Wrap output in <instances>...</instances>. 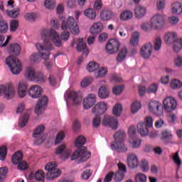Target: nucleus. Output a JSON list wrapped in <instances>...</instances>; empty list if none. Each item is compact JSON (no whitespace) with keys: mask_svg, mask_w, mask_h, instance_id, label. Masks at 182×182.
Returning a JSON list of instances; mask_svg holds the SVG:
<instances>
[{"mask_svg":"<svg viewBox=\"0 0 182 182\" xmlns=\"http://www.w3.org/2000/svg\"><path fill=\"white\" fill-rule=\"evenodd\" d=\"M9 29L8 23L5 21H0V33H6Z\"/></svg>","mask_w":182,"mask_h":182,"instance_id":"5fc2aeb1","label":"nucleus"},{"mask_svg":"<svg viewBox=\"0 0 182 182\" xmlns=\"http://www.w3.org/2000/svg\"><path fill=\"white\" fill-rule=\"evenodd\" d=\"M56 163L55 162H50L48 163L46 167H45V170H46V171H56Z\"/></svg>","mask_w":182,"mask_h":182,"instance_id":"bf43d9fd","label":"nucleus"},{"mask_svg":"<svg viewBox=\"0 0 182 182\" xmlns=\"http://www.w3.org/2000/svg\"><path fill=\"white\" fill-rule=\"evenodd\" d=\"M65 97L70 100L73 105H78L82 102V97L79 96V93L75 91H70L65 94Z\"/></svg>","mask_w":182,"mask_h":182,"instance_id":"a211bd4d","label":"nucleus"},{"mask_svg":"<svg viewBox=\"0 0 182 182\" xmlns=\"http://www.w3.org/2000/svg\"><path fill=\"white\" fill-rule=\"evenodd\" d=\"M153 52V44L148 43L143 46L141 48V55L144 59H149L151 56Z\"/></svg>","mask_w":182,"mask_h":182,"instance_id":"dca6fc26","label":"nucleus"},{"mask_svg":"<svg viewBox=\"0 0 182 182\" xmlns=\"http://www.w3.org/2000/svg\"><path fill=\"white\" fill-rule=\"evenodd\" d=\"M110 95V91L106 86H102L98 91V96L100 99H107Z\"/></svg>","mask_w":182,"mask_h":182,"instance_id":"7c9ffc66","label":"nucleus"},{"mask_svg":"<svg viewBox=\"0 0 182 182\" xmlns=\"http://www.w3.org/2000/svg\"><path fill=\"white\" fill-rule=\"evenodd\" d=\"M63 139H65V132L61 131L57 134L55 144H59V143L62 142V140H63Z\"/></svg>","mask_w":182,"mask_h":182,"instance_id":"69168bd1","label":"nucleus"},{"mask_svg":"<svg viewBox=\"0 0 182 182\" xmlns=\"http://www.w3.org/2000/svg\"><path fill=\"white\" fill-rule=\"evenodd\" d=\"M123 112V105L121 103H117L114 106V117H120L122 116V113Z\"/></svg>","mask_w":182,"mask_h":182,"instance_id":"79ce46f5","label":"nucleus"},{"mask_svg":"<svg viewBox=\"0 0 182 182\" xmlns=\"http://www.w3.org/2000/svg\"><path fill=\"white\" fill-rule=\"evenodd\" d=\"M28 121H29V114H25L19 119L20 127H25V126H26V123H28Z\"/></svg>","mask_w":182,"mask_h":182,"instance_id":"09e8293b","label":"nucleus"},{"mask_svg":"<svg viewBox=\"0 0 182 182\" xmlns=\"http://www.w3.org/2000/svg\"><path fill=\"white\" fill-rule=\"evenodd\" d=\"M140 39V33L138 31L133 33L129 43L132 46H137L139 45V40Z\"/></svg>","mask_w":182,"mask_h":182,"instance_id":"473e14b6","label":"nucleus"},{"mask_svg":"<svg viewBox=\"0 0 182 182\" xmlns=\"http://www.w3.org/2000/svg\"><path fill=\"white\" fill-rule=\"evenodd\" d=\"M161 37H156L154 41V50H160L161 48Z\"/></svg>","mask_w":182,"mask_h":182,"instance_id":"3c124183","label":"nucleus"},{"mask_svg":"<svg viewBox=\"0 0 182 182\" xmlns=\"http://www.w3.org/2000/svg\"><path fill=\"white\" fill-rule=\"evenodd\" d=\"M171 14L173 15H181L182 14V4L181 2H173L171 6Z\"/></svg>","mask_w":182,"mask_h":182,"instance_id":"393cba45","label":"nucleus"},{"mask_svg":"<svg viewBox=\"0 0 182 182\" xmlns=\"http://www.w3.org/2000/svg\"><path fill=\"white\" fill-rule=\"evenodd\" d=\"M139 167L141 171H144V173H147V171H149V170L150 169V166L149 165V161L146 159H142L139 163Z\"/></svg>","mask_w":182,"mask_h":182,"instance_id":"a19ab883","label":"nucleus"},{"mask_svg":"<svg viewBox=\"0 0 182 182\" xmlns=\"http://www.w3.org/2000/svg\"><path fill=\"white\" fill-rule=\"evenodd\" d=\"M153 29L160 31L166 25V15L160 13L155 14L150 19Z\"/></svg>","mask_w":182,"mask_h":182,"instance_id":"423d86ee","label":"nucleus"},{"mask_svg":"<svg viewBox=\"0 0 182 182\" xmlns=\"http://www.w3.org/2000/svg\"><path fill=\"white\" fill-rule=\"evenodd\" d=\"M19 26V23L16 20H13L10 23V31L11 32H15L18 27Z\"/></svg>","mask_w":182,"mask_h":182,"instance_id":"0e129e2a","label":"nucleus"},{"mask_svg":"<svg viewBox=\"0 0 182 182\" xmlns=\"http://www.w3.org/2000/svg\"><path fill=\"white\" fill-rule=\"evenodd\" d=\"M23 159V154L22 151H18L11 157V162L13 164H18V170L28 169V164L26 161H22Z\"/></svg>","mask_w":182,"mask_h":182,"instance_id":"9d476101","label":"nucleus"},{"mask_svg":"<svg viewBox=\"0 0 182 182\" xmlns=\"http://www.w3.org/2000/svg\"><path fill=\"white\" fill-rule=\"evenodd\" d=\"M70 29L73 35H79L80 30L79 29V26L73 16H69L67 18V22L63 21L61 24L62 31H68Z\"/></svg>","mask_w":182,"mask_h":182,"instance_id":"39448f33","label":"nucleus"},{"mask_svg":"<svg viewBox=\"0 0 182 182\" xmlns=\"http://www.w3.org/2000/svg\"><path fill=\"white\" fill-rule=\"evenodd\" d=\"M48 97L43 96L40 100L38 101L36 107H35V113L36 114H42V112L46 109V106H48Z\"/></svg>","mask_w":182,"mask_h":182,"instance_id":"ddd939ff","label":"nucleus"},{"mask_svg":"<svg viewBox=\"0 0 182 182\" xmlns=\"http://www.w3.org/2000/svg\"><path fill=\"white\" fill-rule=\"evenodd\" d=\"M171 89H180V87H182V82L177 79H173L171 82Z\"/></svg>","mask_w":182,"mask_h":182,"instance_id":"864d4df0","label":"nucleus"},{"mask_svg":"<svg viewBox=\"0 0 182 182\" xmlns=\"http://www.w3.org/2000/svg\"><path fill=\"white\" fill-rule=\"evenodd\" d=\"M92 112L95 116L105 114L107 112V104L105 102H97L92 109Z\"/></svg>","mask_w":182,"mask_h":182,"instance_id":"f8f14e48","label":"nucleus"},{"mask_svg":"<svg viewBox=\"0 0 182 182\" xmlns=\"http://www.w3.org/2000/svg\"><path fill=\"white\" fill-rule=\"evenodd\" d=\"M11 38L12 37L11 36H8L5 43H4V41H5V36H4V35L0 34V46H6V45L9 43V41H11Z\"/></svg>","mask_w":182,"mask_h":182,"instance_id":"13d9d810","label":"nucleus"},{"mask_svg":"<svg viewBox=\"0 0 182 182\" xmlns=\"http://www.w3.org/2000/svg\"><path fill=\"white\" fill-rule=\"evenodd\" d=\"M60 174H62V171H60V170L50 171L46 173V178L50 181L52 180H55L57 177H59Z\"/></svg>","mask_w":182,"mask_h":182,"instance_id":"2f4dec72","label":"nucleus"},{"mask_svg":"<svg viewBox=\"0 0 182 182\" xmlns=\"http://www.w3.org/2000/svg\"><path fill=\"white\" fill-rule=\"evenodd\" d=\"M28 95L33 99H38L42 95V88L39 85H32L28 90Z\"/></svg>","mask_w":182,"mask_h":182,"instance_id":"aec40b11","label":"nucleus"},{"mask_svg":"<svg viewBox=\"0 0 182 182\" xmlns=\"http://www.w3.org/2000/svg\"><path fill=\"white\" fill-rule=\"evenodd\" d=\"M141 28L144 31V32H149V31L153 29V23H151V21L150 20L149 22H144L141 25Z\"/></svg>","mask_w":182,"mask_h":182,"instance_id":"37998d69","label":"nucleus"},{"mask_svg":"<svg viewBox=\"0 0 182 182\" xmlns=\"http://www.w3.org/2000/svg\"><path fill=\"white\" fill-rule=\"evenodd\" d=\"M26 79L32 82H45V76L42 73H35L32 67L27 68L25 74Z\"/></svg>","mask_w":182,"mask_h":182,"instance_id":"1a4fd4ad","label":"nucleus"},{"mask_svg":"<svg viewBox=\"0 0 182 182\" xmlns=\"http://www.w3.org/2000/svg\"><path fill=\"white\" fill-rule=\"evenodd\" d=\"M112 18V11L109 10H102L100 13L102 21H109Z\"/></svg>","mask_w":182,"mask_h":182,"instance_id":"ea45409f","label":"nucleus"},{"mask_svg":"<svg viewBox=\"0 0 182 182\" xmlns=\"http://www.w3.org/2000/svg\"><path fill=\"white\" fill-rule=\"evenodd\" d=\"M102 125L114 129V117L105 114L102 119Z\"/></svg>","mask_w":182,"mask_h":182,"instance_id":"5701e85b","label":"nucleus"},{"mask_svg":"<svg viewBox=\"0 0 182 182\" xmlns=\"http://www.w3.org/2000/svg\"><path fill=\"white\" fill-rule=\"evenodd\" d=\"M8 153V148L6 146L0 147V160L4 161L6 159V154Z\"/></svg>","mask_w":182,"mask_h":182,"instance_id":"8fccbe9b","label":"nucleus"},{"mask_svg":"<svg viewBox=\"0 0 182 182\" xmlns=\"http://www.w3.org/2000/svg\"><path fill=\"white\" fill-rule=\"evenodd\" d=\"M44 5L47 9H53L56 4L53 0H46L44 2Z\"/></svg>","mask_w":182,"mask_h":182,"instance_id":"338daca9","label":"nucleus"},{"mask_svg":"<svg viewBox=\"0 0 182 182\" xmlns=\"http://www.w3.org/2000/svg\"><path fill=\"white\" fill-rule=\"evenodd\" d=\"M127 164L129 168H136L139 166V158L135 153H129L128 154Z\"/></svg>","mask_w":182,"mask_h":182,"instance_id":"2eb2a0df","label":"nucleus"},{"mask_svg":"<svg viewBox=\"0 0 182 182\" xmlns=\"http://www.w3.org/2000/svg\"><path fill=\"white\" fill-rule=\"evenodd\" d=\"M124 92V85H117L114 87V95L119 96Z\"/></svg>","mask_w":182,"mask_h":182,"instance_id":"774afa93","label":"nucleus"},{"mask_svg":"<svg viewBox=\"0 0 182 182\" xmlns=\"http://www.w3.org/2000/svg\"><path fill=\"white\" fill-rule=\"evenodd\" d=\"M107 75V68L102 67L95 73L96 77H105Z\"/></svg>","mask_w":182,"mask_h":182,"instance_id":"a18cd8bd","label":"nucleus"},{"mask_svg":"<svg viewBox=\"0 0 182 182\" xmlns=\"http://www.w3.org/2000/svg\"><path fill=\"white\" fill-rule=\"evenodd\" d=\"M102 31H103V24L100 22L94 23L90 28V33L92 35H97V33H100Z\"/></svg>","mask_w":182,"mask_h":182,"instance_id":"bb28decb","label":"nucleus"},{"mask_svg":"<svg viewBox=\"0 0 182 182\" xmlns=\"http://www.w3.org/2000/svg\"><path fill=\"white\" fill-rule=\"evenodd\" d=\"M96 95L88 94L87 97L84 98L83 100V107L85 109H90L95 103H96Z\"/></svg>","mask_w":182,"mask_h":182,"instance_id":"f3484780","label":"nucleus"},{"mask_svg":"<svg viewBox=\"0 0 182 182\" xmlns=\"http://www.w3.org/2000/svg\"><path fill=\"white\" fill-rule=\"evenodd\" d=\"M99 69V64L95 62H90L87 65V70L90 73L95 72V70H97Z\"/></svg>","mask_w":182,"mask_h":182,"instance_id":"c03bdc74","label":"nucleus"},{"mask_svg":"<svg viewBox=\"0 0 182 182\" xmlns=\"http://www.w3.org/2000/svg\"><path fill=\"white\" fill-rule=\"evenodd\" d=\"M136 182H147V176L144 173H139L135 176Z\"/></svg>","mask_w":182,"mask_h":182,"instance_id":"603ef678","label":"nucleus"},{"mask_svg":"<svg viewBox=\"0 0 182 182\" xmlns=\"http://www.w3.org/2000/svg\"><path fill=\"white\" fill-rule=\"evenodd\" d=\"M84 15L88 18V19H92V21L96 19L97 14L92 9H87L84 11Z\"/></svg>","mask_w":182,"mask_h":182,"instance_id":"58836bf2","label":"nucleus"},{"mask_svg":"<svg viewBox=\"0 0 182 182\" xmlns=\"http://www.w3.org/2000/svg\"><path fill=\"white\" fill-rule=\"evenodd\" d=\"M117 167H118V171L115 173L114 181H116V182L123 181V180L125 177L124 173L127 171L126 165H124L122 163H119L117 164Z\"/></svg>","mask_w":182,"mask_h":182,"instance_id":"4468645a","label":"nucleus"},{"mask_svg":"<svg viewBox=\"0 0 182 182\" xmlns=\"http://www.w3.org/2000/svg\"><path fill=\"white\" fill-rule=\"evenodd\" d=\"M136 134H137L136 127L134 125H131L128 129L129 139H133L134 137H137Z\"/></svg>","mask_w":182,"mask_h":182,"instance_id":"de8ad7c7","label":"nucleus"},{"mask_svg":"<svg viewBox=\"0 0 182 182\" xmlns=\"http://www.w3.org/2000/svg\"><path fill=\"white\" fill-rule=\"evenodd\" d=\"M41 35L43 41V45L41 43H37L36 48L38 50L41 58L46 60V59H49L50 50H53V45H52L50 40L57 48H60L63 43L62 39H60L59 33L52 28L43 29Z\"/></svg>","mask_w":182,"mask_h":182,"instance_id":"f257e3e1","label":"nucleus"},{"mask_svg":"<svg viewBox=\"0 0 182 182\" xmlns=\"http://www.w3.org/2000/svg\"><path fill=\"white\" fill-rule=\"evenodd\" d=\"M0 96H4L8 100L13 99L15 96V87L12 83L0 85Z\"/></svg>","mask_w":182,"mask_h":182,"instance_id":"6e6552de","label":"nucleus"},{"mask_svg":"<svg viewBox=\"0 0 182 182\" xmlns=\"http://www.w3.org/2000/svg\"><path fill=\"white\" fill-rule=\"evenodd\" d=\"M34 177L37 181H42V180L45 178V173H43V171L39 170L36 172Z\"/></svg>","mask_w":182,"mask_h":182,"instance_id":"052dcab7","label":"nucleus"},{"mask_svg":"<svg viewBox=\"0 0 182 182\" xmlns=\"http://www.w3.org/2000/svg\"><path fill=\"white\" fill-rule=\"evenodd\" d=\"M43 132H45V126L39 125L33 132V137L37 139L38 136H41Z\"/></svg>","mask_w":182,"mask_h":182,"instance_id":"49530a36","label":"nucleus"},{"mask_svg":"<svg viewBox=\"0 0 182 182\" xmlns=\"http://www.w3.org/2000/svg\"><path fill=\"white\" fill-rule=\"evenodd\" d=\"M135 16L138 19H141L147 13V9L146 7L141 6H137L135 8Z\"/></svg>","mask_w":182,"mask_h":182,"instance_id":"c85d7f7f","label":"nucleus"},{"mask_svg":"<svg viewBox=\"0 0 182 182\" xmlns=\"http://www.w3.org/2000/svg\"><path fill=\"white\" fill-rule=\"evenodd\" d=\"M141 123H144L146 126H147L149 129L150 127H153V117L151 116H147L144 118L143 122H141Z\"/></svg>","mask_w":182,"mask_h":182,"instance_id":"6e6d98bb","label":"nucleus"},{"mask_svg":"<svg viewBox=\"0 0 182 182\" xmlns=\"http://www.w3.org/2000/svg\"><path fill=\"white\" fill-rule=\"evenodd\" d=\"M173 43V50L176 53H178L182 49V38H177Z\"/></svg>","mask_w":182,"mask_h":182,"instance_id":"4c0bfd02","label":"nucleus"},{"mask_svg":"<svg viewBox=\"0 0 182 182\" xmlns=\"http://www.w3.org/2000/svg\"><path fill=\"white\" fill-rule=\"evenodd\" d=\"M86 143V138L83 136H80L77 137L75 142V147H79L80 149L76 150L71 156V160H78V163H83L89 159L92 154L90 151H87V149L83 145Z\"/></svg>","mask_w":182,"mask_h":182,"instance_id":"f03ea898","label":"nucleus"},{"mask_svg":"<svg viewBox=\"0 0 182 182\" xmlns=\"http://www.w3.org/2000/svg\"><path fill=\"white\" fill-rule=\"evenodd\" d=\"M77 50H78V52H82L84 55H87L89 53V50H87V47L86 46V43L83 41V38L78 39Z\"/></svg>","mask_w":182,"mask_h":182,"instance_id":"cd10ccee","label":"nucleus"},{"mask_svg":"<svg viewBox=\"0 0 182 182\" xmlns=\"http://www.w3.org/2000/svg\"><path fill=\"white\" fill-rule=\"evenodd\" d=\"M126 56H127V48L125 46H123L119 50L117 57V61L119 63H122V62L126 59Z\"/></svg>","mask_w":182,"mask_h":182,"instance_id":"c756f323","label":"nucleus"},{"mask_svg":"<svg viewBox=\"0 0 182 182\" xmlns=\"http://www.w3.org/2000/svg\"><path fill=\"white\" fill-rule=\"evenodd\" d=\"M119 18L122 21H130L133 18V12L127 10L121 13Z\"/></svg>","mask_w":182,"mask_h":182,"instance_id":"e433bc0d","label":"nucleus"},{"mask_svg":"<svg viewBox=\"0 0 182 182\" xmlns=\"http://www.w3.org/2000/svg\"><path fill=\"white\" fill-rule=\"evenodd\" d=\"M136 129L141 137H146L149 136V127L144 123L139 122L136 125Z\"/></svg>","mask_w":182,"mask_h":182,"instance_id":"4be33fe9","label":"nucleus"},{"mask_svg":"<svg viewBox=\"0 0 182 182\" xmlns=\"http://www.w3.org/2000/svg\"><path fill=\"white\" fill-rule=\"evenodd\" d=\"M6 63L10 68L13 75H19L22 71V64L15 56L10 55L6 59Z\"/></svg>","mask_w":182,"mask_h":182,"instance_id":"20e7f679","label":"nucleus"},{"mask_svg":"<svg viewBox=\"0 0 182 182\" xmlns=\"http://www.w3.org/2000/svg\"><path fill=\"white\" fill-rule=\"evenodd\" d=\"M55 154L58 156L63 154V159H68L70 156V150L66 148L65 144H63L56 148Z\"/></svg>","mask_w":182,"mask_h":182,"instance_id":"412c9836","label":"nucleus"},{"mask_svg":"<svg viewBox=\"0 0 182 182\" xmlns=\"http://www.w3.org/2000/svg\"><path fill=\"white\" fill-rule=\"evenodd\" d=\"M172 160L178 167H180L181 166L182 161L181 159H180V156L178 155V151H176L172 158Z\"/></svg>","mask_w":182,"mask_h":182,"instance_id":"4d7b16f0","label":"nucleus"},{"mask_svg":"<svg viewBox=\"0 0 182 182\" xmlns=\"http://www.w3.org/2000/svg\"><path fill=\"white\" fill-rule=\"evenodd\" d=\"M93 82V78L92 77H86L81 81L82 87H87L89 85H91Z\"/></svg>","mask_w":182,"mask_h":182,"instance_id":"680f3d73","label":"nucleus"},{"mask_svg":"<svg viewBox=\"0 0 182 182\" xmlns=\"http://www.w3.org/2000/svg\"><path fill=\"white\" fill-rule=\"evenodd\" d=\"M128 143L132 149H140L141 147V139L137 138V136L129 138Z\"/></svg>","mask_w":182,"mask_h":182,"instance_id":"a878e982","label":"nucleus"},{"mask_svg":"<svg viewBox=\"0 0 182 182\" xmlns=\"http://www.w3.org/2000/svg\"><path fill=\"white\" fill-rule=\"evenodd\" d=\"M177 39V34L175 32H167L164 36V41L166 45H173V43Z\"/></svg>","mask_w":182,"mask_h":182,"instance_id":"b1692460","label":"nucleus"},{"mask_svg":"<svg viewBox=\"0 0 182 182\" xmlns=\"http://www.w3.org/2000/svg\"><path fill=\"white\" fill-rule=\"evenodd\" d=\"M148 109L152 114L156 116H163V109H161V102L159 101H151L148 104Z\"/></svg>","mask_w":182,"mask_h":182,"instance_id":"9b49d317","label":"nucleus"},{"mask_svg":"<svg viewBox=\"0 0 182 182\" xmlns=\"http://www.w3.org/2000/svg\"><path fill=\"white\" fill-rule=\"evenodd\" d=\"M11 53H14L16 55H18L21 53V46L18 43L11 44L8 48Z\"/></svg>","mask_w":182,"mask_h":182,"instance_id":"72a5a7b5","label":"nucleus"},{"mask_svg":"<svg viewBox=\"0 0 182 182\" xmlns=\"http://www.w3.org/2000/svg\"><path fill=\"white\" fill-rule=\"evenodd\" d=\"M124 140H126V132L124 130H119L115 133L114 151L117 153H126L129 150L124 144Z\"/></svg>","mask_w":182,"mask_h":182,"instance_id":"7ed1b4c3","label":"nucleus"},{"mask_svg":"<svg viewBox=\"0 0 182 182\" xmlns=\"http://www.w3.org/2000/svg\"><path fill=\"white\" fill-rule=\"evenodd\" d=\"M141 109V103L139 101H134L131 104V113L136 114Z\"/></svg>","mask_w":182,"mask_h":182,"instance_id":"c9c22d12","label":"nucleus"},{"mask_svg":"<svg viewBox=\"0 0 182 182\" xmlns=\"http://www.w3.org/2000/svg\"><path fill=\"white\" fill-rule=\"evenodd\" d=\"M162 105L163 109L166 113H171L177 109L178 102H177V100L173 97L167 96L163 100Z\"/></svg>","mask_w":182,"mask_h":182,"instance_id":"0eeeda50","label":"nucleus"},{"mask_svg":"<svg viewBox=\"0 0 182 182\" xmlns=\"http://www.w3.org/2000/svg\"><path fill=\"white\" fill-rule=\"evenodd\" d=\"M28 92V82L22 80L19 82L18 85V95L19 97H24L26 96Z\"/></svg>","mask_w":182,"mask_h":182,"instance_id":"6ab92c4d","label":"nucleus"},{"mask_svg":"<svg viewBox=\"0 0 182 182\" xmlns=\"http://www.w3.org/2000/svg\"><path fill=\"white\" fill-rule=\"evenodd\" d=\"M105 49L109 55L114 53V38H112L107 42Z\"/></svg>","mask_w":182,"mask_h":182,"instance_id":"f704fd0d","label":"nucleus"},{"mask_svg":"<svg viewBox=\"0 0 182 182\" xmlns=\"http://www.w3.org/2000/svg\"><path fill=\"white\" fill-rule=\"evenodd\" d=\"M173 65L176 68H182V58L180 55H177L173 59Z\"/></svg>","mask_w":182,"mask_h":182,"instance_id":"e2e57ef3","label":"nucleus"}]
</instances>
